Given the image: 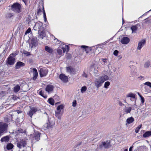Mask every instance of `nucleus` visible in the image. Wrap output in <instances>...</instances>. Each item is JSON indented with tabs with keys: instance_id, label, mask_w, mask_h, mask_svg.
Masks as SVG:
<instances>
[{
	"instance_id": "nucleus-1",
	"label": "nucleus",
	"mask_w": 151,
	"mask_h": 151,
	"mask_svg": "<svg viewBox=\"0 0 151 151\" xmlns=\"http://www.w3.org/2000/svg\"><path fill=\"white\" fill-rule=\"evenodd\" d=\"M108 79V76L106 75H103L99 76L97 78L95 79L94 82V85L96 88H99L101 86L103 83Z\"/></svg>"
},
{
	"instance_id": "nucleus-2",
	"label": "nucleus",
	"mask_w": 151,
	"mask_h": 151,
	"mask_svg": "<svg viewBox=\"0 0 151 151\" xmlns=\"http://www.w3.org/2000/svg\"><path fill=\"white\" fill-rule=\"evenodd\" d=\"M13 11L17 13H19L21 12V5L17 3H14L11 6Z\"/></svg>"
},
{
	"instance_id": "nucleus-3",
	"label": "nucleus",
	"mask_w": 151,
	"mask_h": 151,
	"mask_svg": "<svg viewBox=\"0 0 151 151\" xmlns=\"http://www.w3.org/2000/svg\"><path fill=\"white\" fill-rule=\"evenodd\" d=\"M16 56L15 54L12 53L7 58V63L10 65H13L15 62L14 57Z\"/></svg>"
},
{
	"instance_id": "nucleus-4",
	"label": "nucleus",
	"mask_w": 151,
	"mask_h": 151,
	"mask_svg": "<svg viewBox=\"0 0 151 151\" xmlns=\"http://www.w3.org/2000/svg\"><path fill=\"white\" fill-rule=\"evenodd\" d=\"M8 126L7 124L3 122L0 123V135L2 133L6 132Z\"/></svg>"
},
{
	"instance_id": "nucleus-5",
	"label": "nucleus",
	"mask_w": 151,
	"mask_h": 151,
	"mask_svg": "<svg viewBox=\"0 0 151 151\" xmlns=\"http://www.w3.org/2000/svg\"><path fill=\"white\" fill-rule=\"evenodd\" d=\"M34 132L32 140V143H34L35 141H38L40 139L41 133L38 131H35V129H34Z\"/></svg>"
},
{
	"instance_id": "nucleus-6",
	"label": "nucleus",
	"mask_w": 151,
	"mask_h": 151,
	"mask_svg": "<svg viewBox=\"0 0 151 151\" xmlns=\"http://www.w3.org/2000/svg\"><path fill=\"white\" fill-rule=\"evenodd\" d=\"M54 40L56 42L57 44H61L60 47L61 48V49H62V50H63V53H64L65 52L66 49H68V45H64L63 42H61V41L57 39L56 38L54 39Z\"/></svg>"
},
{
	"instance_id": "nucleus-7",
	"label": "nucleus",
	"mask_w": 151,
	"mask_h": 151,
	"mask_svg": "<svg viewBox=\"0 0 151 151\" xmlns=\"http://www.w3.org/2000/svg\"><path fill=\"white\" fill-rule=\"evenodd\" d=\"M43 24L42 22H37L34 27L33 29L35 30H43L44 28L42 27Z\"/></svg>"
},
{
	"instance_id": "nucleus-8",
	"label": "nucleus",
	"mask_w": 151,
	"mask_h": 151,
	"mask_svg": "<svg viewBox=\"0 0 151 151\" xmlns=\"http://www.w3.org/2000/svg\"><path fill=\"white\" fill-rule=\"evenodd\" d=\"M126 97L127 98H130V100L131 101L135 102L134 107L137 108V105L136 104V98L135 94L132 93H130L127 95Z\"/></svg>"
},
{
	"instance_id": "nucleus-9",
	"label": "nucleus",
	"mask_w": 151,
	"mask_h": 151,
	"mask_svg": "<svg viewBox=\"0 0 151 151\" xmlns=\"http://www.w3.org/2000/svg\"><path fill=\"white\" fill-rule=\"evenodd\" d=\"M37 38L33 37L31 40L30 42L29 43V47L30 48L35 47L37 45Z\"/></svg>"
},
{
	"instance_id": "nucleus-10",
	"label": "nucleus",
	"mask_w": 151,
	"mask_h": 151,
	"mask_svg": "<svg viewBox=\"0 0 151 151\" xmlns=\"http://www.w3.org/2000/svg\"><path fill=\"white\" fill-rule=\"evenodd\" d=\"M110 146L109 140L103 142H102V144L99 145V147L101 148L103 146L105 148H108L110 147Z\"/></svg>"
},
{
	"instance_id": "nucleus-11",
	"label": "nucleus",
	"mask_w": 151,
	"mask_h": 151,
	"mask_svg": "<svg viewBox=\"0 0 151 151\" xmlns=\"http://www.w3.org/2000/svg\"><path fill=\"white\" fill-rule=\"evenodd\" d=\"M49 118L47 123L44 125V127H46L47 129L51 128L54 125V122L51 120Z\"/></svg>"
},
{
	"instance_id": "nucleus-12",
	"label": "nucleus",
	"mask_w": 151,
	"mask_h": 151,
	"mask_svg": "<svg viewBox=\"0 0 151 151\" xmlns=\"http://www.w3.org/2000/svg\"><path fill=\"white\" fill-rule=\"evenodd\" d=\"M48 73V70L45 68H41L40 70V74L41 77L45 76Z\"/></svg>"
},
{
	"instance_id": "nucleus-13",
	"label": "nucleus",
	"mask_w": 151,
	"mask_h": 151,
	"mask_svg": "<svg viewBox=\"0 0 151 151\" xmlns=\"http://www.w3.org/2000/svg\"><path fill=\"white\" fill-rule=\"evenodd\" d=\"M38 37L40 38L43 39L46 36L45 31L44 29L43 30H38Z\"/></svg>"
},
{
	"instance_id": "nucleus-14",
	"label": "nucleus",
	"mask_w": 151,
	"mask_h": 151,
	"mask_svg": "<svg viewBox=\"0 0 151 151\" xmlns=\"http://www.w3.org/2000/svg\"><path fill=\"white\" fill-rule=\"evenodd\" d=\"M26 144V142L23 140H22L17 143V146L18 148L20 149L22 147H25Z\"/></svg>"
},
{
	"instance_id": "nucleus-15",
	"label": "nucleus",
	"mask_w": 151,
	"mask_h": 151,
	"mask_svg": "<svg viewBox=\"0 0 151 151\" xmlns=\"http://www.w3.org/2000/svg\"><path fill=\"white\" fill-rule=\"evenodd\" d=\"M145 42L146 41L144 39H143L139 41L138 44L137 49L139 50H140L142 48L144 45Z\"/></svg>"
},
{
	"instance_id": "nucleus-16",
	"label": "nucleus",
	"mask_w": 151,
	"mask_h": 151,
	"mask_svg": "<svg viewBox=\"0 0 151 151\" xmlns=\"http://www.w3.org/2000/svg\"><path fill=\"white\" fill-rule=\"evenodd\" d=\"M37 111V110L36 108L32 107L31 108L30 110L28 112L27 114L30 116L31 118H32L33 115L35 113V112Z\"/></svg>"
},
{
	"instance_id": "nucleus-17",
	"label": "nucleus",
	"mask_w": 151,
	"mask_h": 151,
	"mask_svg": "<svg viewBox=\"0 0 151 151\" xmlns=\"http://www.w3.org/2000/svg\"><path fill=\"white\" fill-rule=\"evenodd\" d=\"M59 78L63 82L66 83L68 81V78L65 76V74H60L59 76Z\"/></svg>"
},
{
	"instance_id": "nucleus-18",
	"label": "nucleus",
	"mask_w": 151,
	"mask_h": 151,
	"mask_svg": "<svg viewBox=\"0 0 151 151\" xmlns=\"http://www.w3.org/2000/svg\"><path fill=\"white\" fill-rule=\"evenodd\" d=\"M130 40L127 37H123L121 40V42L123 44H127L129 43Z\"/></svg>"
},
{
	"instance_id": "nucleus-19",
	"label": "nucleus",
	"mask_w": 151,
	"mask_h": 151,
	"mask_svg": "<svg viewBox=\"0 0 151 151\" xmlns=\"http://www.w3.org/2000/svg\"><path fill=\"white\" fill-rule=\"evenodd\" d=\"M13 115L11 114L7 115V116L4 118V121L6 123H8L12 120Z\"/></svg>"
},
{
	"instance_id": "nucleus-20",
	"label": "nucleus",
	"mask_w": 151,
	"mask_h": 151,
	"mask_svg": "<svg viewBox=\"0 0 151 151\" xmlns=\"http://www.w3.org/2000/svg\"><path fill=\"white\" fill-rule=\"evenodd\" d=\"M54 88V86L52 85H47L45 88V91L48 93H50L53 91Z\"/></svg>"
},
{
	"instance_id": "nucleus-21",
	"label": "nucleus",
	"mask_w": 151,
	"mask_h": 151,
	"mask_svg": "<svg viewBox=\"0 0 151 151\" xmlns=\"http://www.w3.org/2000/svg\"><path fill=\"white\" fill-rule=\"evenodd\" d=\"M67 72L70 74H74L76 73L75 69L71 66L67 67Z\"/></svg>"
},
{
	"instance_id": "nucleus-22",
	"label": "nucleus",
	"mask_w": 151,
	"mask_h": 151,
	"mask_svg": "<svg viewBox=\"0 0 151 151\" xmlns=\"http://www.w3.org/2000/svg\"><path fill=\"white\" fill-rule=\"evenodd\" d=\"M81 48L83 49V51H86L87 53H89V52L91 50V49L90 47L85 45H81Z\"/></svg>"
},
{
	"instance_id": "nucleus-23",
	"label": "nucleus",
	"mask_w": 151,
	"mask_h": 151,
	"mask_svg": "<svg viewBox=\"0 0 151 151\" xmlns=\"http://www.w3.org/2000/svg\"><path fill=\"white\" fill-rule=\"evenodd\" d=\"M138 27H140V25L138 24L136 25H133L131 27V29L132 30V33H136L138 29Z\"/></svg>"
},
{
	"instance_id": "nucleus-24",
	"label": "nucleus",
	"mask_w": 151,
	"mask_h": 151,
	"mask_svg": "<svg viewBox=\"0 0 151 151\" xmlns=\"http://www.w3.org/2000/svg\"><path fill=\"white\" fill-rule=\"evenodd\" d=\"M33 77V80H35L36 79L38 75L37 70L36 68H34L32 69Z\"/></svg>"
},
{
	"instance_id": "nucleus-25",
	"label": "nucleus",
	"mask_w": 151,
	"mask_h": 151,
	"mask_svg": "<svg viewBox=\"0 0 151 151\" xmlns=\"http://www.w3.org/2000/svg\"><path fill=\"white\" fill-rule=\"evenodd\" d=\"M25 64L19 61L17 62L16 65L15 67L16 69H19L21 67L24 66Z\"/></svg>"
},
{
	"instance_id": "nucleus-26",
	"label": "nucleus",
	"mask_w": 151,
	"mask_h": 151,
	"mask_svg": "<svg viewBox=\"0 0 151 151\" xmlns=\"http://www.w3.org/2000/svg\"><path fill=\"white\" fill-rule=\"evenodd\" d=\"M45 50L49 53H52L53 51L52 48L48 46H45Z\"/></svg>"
},
{
	"instance_id": "nucleus-27",
	"label": "nucleus",
	"mask_w": 151,
	"mask_h": 151,
	"mask_svg": "<svg viewBox=\"0 0 151 151\" xmlns=\"http://www.w3.org/2000/svg\"><path fill=\"white\" fill-rule=\"evenodd\" d=\"M134 121V118L132 116L128 118L126 120L127 124H131Z\"/></svg>"
},
{
	"instance_id": "nucleus-28",
	"label": "nucleus",
	"mask_w": 151,
	"mask_h": 151,
	"mask_svg": "<svg viewBox=\"0 0 151 151\" xmlns=\"http://www.w3.org/2000/svg\"><path fill=\"white\" fill-rule=\"evenodd\" d=\"M9 136H6L1 138V141L2 142H8L9 141Z\"/></svg>"
},
{
	"instance_id": "nucleus-29",
	"label": "nucleus",
	"mask_w": 151,
	"mask_h": 151,
	"mask_svg": "<svg viewBox=\"0 0 151 151\" xmlns=\"http://www.w3.org/2000/svg\"><path fill=\"white\" fill-rule=\"evenodd\" d=\"M132 109L131 107H125L124 109V111L126 114H127L130 113Z\"/></svg>"
},
{
	"instance_id": "nucleus-30",
	"label": "nucleus",
	"mask_w": 151,
	"mask_h": 151,
	"mask_svg": "<svg viewBox=\"0 0 151 151\" xmlns=\"http://www.w3.org/2000/svg\"><path fill=\"white\" fill-rule=\"evenodd\" d=\"M151 135V131H147L146 132L143 134V137L144 138L148 137Z\"/></svg>"
},
{
	"instance_id": "nucleus-31",
	"label": "nucleus",
	"mask_w": 151,
	"mask_h": 151,
	"mask_svg": "<svg viewBox=\"0 0 151 151\" xmlns=\"http://www.w3.org/2000/svg\"><path fill=\"white\" fill-rule=\"evenodd\" d=\"M20 89V87L19 85H16L13 88V91L14 93H17L18 92Z\"/></svg>"
},
{
	"instance_id": "nucleus-32",
	"label": "nucleus",
	"mask_w": 151,
	"mask_h": 151,
	"mask_svg": "<svg viewBox=\"0 0 151 151\" xmlns=\"http://www.w3.org/2000/svg\"><path fill=\"white\" fill-rule=\"evenodd\" d=\"M130 68L131 69H132V70L131 71V73L132 74L131 75L132 76H134V75L135 74V67L133 65H131L130 66Z\"/></svg>"
},
{
	"instance_id": "nucleus-33",
	"label": "nucleus",
	"mask_w": 151,
	"mask_h": 151,
	"mask_svg": "<svg viewBox=\"0 0 151 151\" xmlns=\"http://www.w3.org/2000/svg\"><path fill=\"white\" fill-rule=\"evenodd\" d=\"M13 147V145L11 143L8 144L6 146V148L8 150L12 149Z\"/></svg>"
},
{
	"instance_id": "nucleus-34",
	"label": "nucleus",
	"mask_w": 151,
	"mask_h": 151,
	"mask_svg": "<svg viewBox=\"0 0 151 151\" xmlns=\"http://www.w3.org/2000/svg\"><path fill=\"white\" fill-rule=\"evenodd\" d=\"M43 17L44 18V21L46 22L47 21V18H46V16L45 14V10L44 9V8L43 6Z\"/></svg>"
},
{
	"instance_id": "nucleus-35",
	"label": "nucleus",
	"mask_w": 151,
	"mask_h": 151,
	"mask_svg": "<svg viewBox=\"0 0 151 151\" xmlns=\"http://www.w3.org/2000/svg\"><path fill=\"white\" fill-rule=\"evenodd\" d=\"M49 103L52 105H53L54 104V99L52 98H50L48 100Z\"/></svg>"
},
{
	"instance_id": "nucleus-36",
	"label": "nucleus",
	"mask_w": 151,
	"mask_h": 151,
	"mask_svg": "<svg viewBox=\"0 0 151 151\" xmlns=\"http://www.w3.org/2000/svg\"><path fill=\"white\" fill-rule=\"evenodd\" d=\"M87 87L85 86H83L81 88V92L82 93H84L87 90Z\"/></svg>"
},
{
	"instance_id": "nucleus-37",
	"label": "nucleus",
	"mask_w": 151,
	"mask_h": 151,
	"mask_svg": "<svg viewBox=\"0 0 151 151\" xmlns=\"http://www.w3.org/2000/svg\"><path fill=\"white\" fill-rule=\"evenodd\" d=\"M57 52L59 55L60 56L63 55L62 49L61 48L58 49L57 50Z\"/></svg>"
},
{
	"instance_id": "nucleus-38",
	"label": "nucleus",
	"mask_w": 151,
	"mask_h": 151,
	"mask_svg": "<svg viewBox=\"0 0 151 151\" xmlns=\"http://www.w3.org/2000/svg\"><path fill=\"white\" fill-rule=\"evenodd\" d=\"M110 84V82L109 81H107L105 82L104 85V87L105 88H107Z\"/></svg>"
},
{
	"instance_id": "nucleus-39",
	"label": "nucleus",
	"mask_w": 151,
	"mask_h": 151,
	"mask_svg": "<svg viewBox=\"0 0 151 151\" xmlns=\"http://www.w3.org/2000/svg\"><path fill=\"white\" fill-rule=\"evenodd\" d=\"M150 65V62L149 61H147L146 62L144 65V67L145 68H148Z\"/></svg>"
},
{
	"instance_id": "nucleus-40",
	"label": "nucleus",
	"mask_w": 151,
	"mask_h": 151,
	"mask_svg": "<svg viewBox=\"0 0 151 151\" xmlns=\"http://www.w3.org/2000/svg\"><path fill=\"white\" fill-rule=\"evenodd\" d=\"M63 108V106L62 104H61L58 106L57 108V110H60L62 109Z\"/></svg>"
},
{
	"instance_id": "nucleus-41",
	"label": "nucleus",
	"mask_w": 151,
	"mask_h": 151,
	"mask_svg": "<svg viewBox=\"0 0 151 151\" xmlns=\"http://www.w3.org/2000/svg\"><path fill=\"white\" fill-rule=\"evenodd\" d=\"M142 125H139L138 127H137L135 129V132L136 133H138L139 132V130L141 128Z\"/></svg>"
},
{
	"instance_id": "nucleus-42",
	"label": "nucleus",
	"mask_w": 151,
	"mask_h": 151,
	"mask_svg": "<svg viewBox=\"0 0 151 151\" xmlns=\"http://www.w3.org/2000/svg\"><path fill=\"white\" fill-rule=\"evenodd\" d=\"M39 94L41 96L43 97L45 99H46L47 97V96H46L44 95V93L42 91H40L39 92Z\"/></svg>"
},
{
	"instance_id": "nucleus-43",
	"label": "nucleus",
	"mask_w": 151,
	"mask_h": 151,
	"mask_svg": "<svg viewBox=\"0 0 151 151\" xmlns=\"http://www.w3.org/2000/svg\"><path fill=\"white\" fill-rule=\"evenodd\" d=\"M144 85L148 86H149L151 88V83L150 82H145V83H144Z\"/></svg>"
},
{
	"instance_id": "nucleus-44",
	"label": "nucleus",
	"mask_w": 151,
	"mask_h": 151,
	"mask_svg": "<svg viewBox=\"0 0 151 151\" xmlns=\"http://www.w3.org/2000/svg\"><path fill=\"white\" fill-rule=\"evenodd\" d=\"M143 149L141 147H138L137 149H135L134 151H143Z\"/></svg>"
},
{
	"instance_id": "nucleus-45",
	"label": "nucleus",
	"mask_w": 151,
	"mask_h": 151,
	"mask_svg": "<svg viewBox=\"0 0 151 151\" xmlns=\"http://www.w3.org/2000/svg\"><path fill=\"white\" fill-rule=\"evenodd\" d=\"M13 15L12 13H9L7 14L6 16L8 18H11L13 16Z\"/></svg>"
},
{
	"instance_id": "nucleus-46",
	"label": "nucleus",
	"mask_w": 151,
	"mask_h": 151,
	"mask_svg": "<svg viewBox=\"0 0 151 151\" xmlns=\"http://www.w3.org/2000/svg\"><path fill=\"white\" fill-rule=\"evenodd\" d=\"M17 132L18 133H23L24 132V131L21 128H18L17 130Z\"/></svg>"
},
{
	"instance_id": "nucleus-47",
	"label": "nucleus",
	"mask_w": 151,
	"mask_h": 151,
	"mask_svg": "<svg viewBox=\"0 0 151 151\" xmlns=\"http://www.w3.org/2000/svg\"><path fill=\"white\" fill-rule=\"evenodd\" d=\"M119 51L117 50H114V52L113 54L116 56L118 55V54L119 53Z\"/></svg>"
},
{
	"instance_id": "nucleus-48",
	"label": "nucleus",
	"mask_w": 151,
	"mask_h": 151,
	"mask_svg": "<svg viewBox=\"0 0 151 151\" xmlns=\"http://www.w3.org/2000/svg\"><path fill=\"white\" fill-rule=\"evenodd\" d=\"M23 53L26 56H28L31 55L30 52H27L26 51H24L23 52Z\"/></svg>"
},
{
	"instance_id": "nucleus-49",
	"label": "nucleus",
	"mask_w": 151,
	"mask_h": 151,
	"mask_svg": "<svg viewBox=\"0 0 151 151\" xmlns=\"http://www.w3.org/2000/svg\"><path fill=\"white\" fill-rule=\"evenodd\" d=\"M31 31V29L30 28H29L25 32V35H27V34L29 33Z\"/></svg>"
},
{
	"instance_id": "nucleus-50",
	"label": "nucleus",
	"mask_w": 151,
	"mask_h": 151,
	"mask_svg": "<svg viewBox=\"0 0 151 151\" xmlns=\"http://www.w3.org/2000/svg\"><path fill=\"white\" fill-rule=\"evenodd\" d=\"M72 106L73 107H75L76 106V100H74L72 103Z\"/></svg>"
},
{
	"instance_id": "nucleus-51",
	"label": "nucleus",
	"mask_w": 151,
	"mask_h": 151,
	"mask_svg": "<svg viewBox=\"0 0 151 151\" xmlns=\"http://www.w3.org/2000/svg\"><path fill=\"white\" fill-rule=\"evenodd\" d=\"M82 76L83 77H85V78H87L88 77V76L87 74L85 73L84 72H83L82 74Z\"/></svg>"
},
{
	"instance_id": "nucleus-52",
	"label": "nucleus",
	"mask_w": 151,
	"mask_h": 151,
	"mask_svg": "<svg viewBox=\"0 0 151 151\" xmlns=\"http://www.w3.org/2000/svg\"><path fill=\"white\" fill-rule=\"evenodd\" d=\"M141 100V103L143 104L145 102V99L144 97L142 96L140 97Z\"/></svg>"
},
{
	"instance_id": "nucleus-53",
	"label": "nucleus",
	"mask_w": 151,
	"mask_h": 151,
	"mask_svg": "<svg viewBox=\"0 0 151 151\" xmlns=\"http://www.w3.org/2000/svg\"><path fill=\"white\" fill-rule=\"evenodd\" d=\"M60 110H57V111H55V115H60Z\"/></svg>"
},
{
	"instance_id": "nucleus-54",
	"label": "nucleus",
	"mask_w": 151,
	"mask_h": 151,
	"mask_svg": "<svg viewBox=\"0 0 151 151\" xmlns=\"http://www.w3.org/2000/svg\"><path fill=\"white\" fill-rule=\"evenodd\" d=\"M101 60H102V61L104 62V64H105V63H107V59L106 58H102L101 59Z\"/></svg>"
},
{
	"instance_id": "nucleus-55",
	"label": "nucleus",
	"mask_w": 151,
	"mask_h": 151,
	"mask_svg": "<svg viewBox=\"0 0 151 151\" xmlns=\"http://www.w3.org/2000/svg\"><path fill=\"white\" fill-rule=\"evenodd\" d=\"M55 116L59 120H60L61 119V115H55Z\"/></svg>"
},
{
	"instance_id": "nucleus-56",
	"label": "nucleus",
	"mask_w": 151,
	"mask_h": 151,
	"mask_svg": "<svg viewBox=\"0 0 151 151\" xmlns=\"http://www.w3.org/2000/svg\"><path fill=\"white\" fill-rule=\"evenodd\" d=\"M16 111L17 112L18 114L21 113L22 112V111L19 110H17Z\"/></svg>"
},
{
	"instance_id": "nucleus-57",
	"label": "nucleus",
	"mask_w": 151,
	"mask_h": 151,
	"mask_svg": "<svg viewBox=\"0 0 151 151\" xmlns=\"http://www.w3.org/2000/svg\"><path fill=\"white\" fill-rule=\"evenodd\" d=\"M119 104L120 106H122V105H124L120 101H119Z\"/></svg>"
},
{
	"instance_id": "nucleus-58",
	"label": "nucleus",
	"mask_w": 151,
	"mask_h": 151,
	"mask_svg": "<svg viewBox=\"0 0 151 151\" xmlns=\"http://www.w3.org/2000/svg\"><path fill=\"white\" fill-rule=\"evenodd\" d=\"M42 12L41 10L40 9H38V11L37 12V14H39L40 12Z\"/></svg>"
},
{
	"instance_id": "nucleus-59",
	"label": "nucleus",
	"mask_w": 151,
	"mask_h": 151,
	"mask_svg": "<svg viewBox=\"0 0 151 151\" xmlns=\"http://www.w3.org/2000/svg\"><path fill=\"white\" fill-rule=\"evenodd\" d=\"M133 146H131L129 148V151H132V148H133Z\"/></svg>"
},
{
	"instance_id": "nucleus-60",
	"label": "nucleus",
	"mask_w": 151,
	"mask_h": 151,
	"mask_svg": "<svg viewBox=\"0 0 151 151\" xmlns=\"http://www.w3.org/2000/svg\"><path fill=\"white\" fill-rule=\"evenodd\" d=\"M147 13V12L145 13L144 14H143L142 16H140L139 18H141L142 16H144L145 15H146V14Z\"/></svg>"
},
{
	"instance_id": "nucleus-61",
	"label": "nucleus",
	"mask_w": 151,
	"mask_h": 151,
	"mask_svg": "<svg viewBox=\"0 0 151 151\" xmlns=\"http://www.w3.org/2000/svg\"><path fill=\"white\" fill-rule=\"evenodd\" d=\"M143 78V77L142 76H140L138 77V78L140 80L142 79Z\"/></svg>"
},
{
	"instance_id": "nucleus-62",
	"label": "nucleus",
	"mask_w": 151,
	"mask_h": 151,
	"mask_svg": "<svg viewBox=\"0 0 151 151\" xmlns=\"http://www.w3.org/2000/svg\"><path fill=\"white\" fill-rule=\"evenodd\" d=\"M118 58H119V60L121 59L122 58V57L120 55L118 56Z\"/></svg>"
},
{
	"instance_id": "nucleus-63",
	"label": "nucleus",
	"mask_w": 151,
	"mask_h": 151,
	"mask_svg": "<svg viewBox=\"0 0 151 151\" xmlns=\"http://www.w3.org/2000/svg\"><path fill=\"white\" fill-rule=\"evenodd\" d=\"M138 95L140 97V96H142L139 93H138Z\"/></svg>"
},
{
	"instance_id": "nucleus-64",
	"label": "nucleus",
	"mask_w": 151,
	"mask_h": 151,
	"mask_svg": "<svg viewBox=\"0 0 151 151\" xmlns=\"http://www.w3.org/2000/svg\"><path fill=\"white\" fill-rule=\"evenodd\" d=\"M27 1H25V0H24V1H23V2H24V3L26 4V3L27 2Z\"/></svg>"
}]
</instances>
